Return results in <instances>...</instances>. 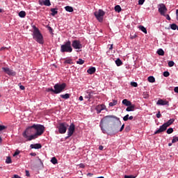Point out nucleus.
Here are the masks:
<instances>
[{
  "label": "nucleus",
  "mask_w": 178,
  "mask_h": 178,
  "mask_svg": "<svg viewBox=\"0 0 178 178\" xmlns=\"http://www.w3.org/2000/svg\"><path fill=\"white\" fill-rule=\"evenodd\" d=\"M72 51V42H70V40L65 42L64 44H61L60 46V51L62 53H71Z\"/></svg>",
  "instance_id": "obj_5"
},
{
  "label": "nucleus",
  "mask_w": 178,
  "mask_h": 178,
  "mask_svg": "<svg viewBox=\"0 0 178 178\" xmlns=\"http://www.w3.org/2000/svg\"><path fill=\"white\" fill-rule=\"evenodd\" d=\"M99 127L102 132L104 134H106V129L109 127V124L108 123H106L105 122H102V120H101L99 123Z\"/></svg>",
  "instance_id": "obj_11"
},
{
  "label": "nucleus",
  "mask_w": 178,
  "mask_h": 178,
  "mask_svg": "<svg viewBox=\"0 0 178 178\" xmlns=\"http://www.w3.org/2000/svg\"><path fill=\"white\" fill-rule=\"evenodd\" d=\"M6 163H7V164L12 163V159H11L10 156H7L6 160Z\"/></svg>",
  "instance_id": "obj_35"
},
{
  "label": "nucleus",
  "mask_w": 178,
  "mask_h": 178,
  "mask_svg": "<svg viewBox=\"0 0 178 178\" xmlns=\"http://www.w3.org/2000/svg\"><path fill=\"white\" fill-rule=\"evenodd\" d=\"M163 16H164L167 20H168V21L171 20L170 16L168 14H167V15L165 14V15H163Z\"/></svg>",
  "instance_id": "obj_45"
},
{
  "label": "nucleus",
  "mask_w": 178,
  "mask_h": 178,
  "mask_svg": "<svg viewBox=\"0 0 178 178\" xmlns=\"http://www.w3.org/2000/svg\"><path fill=\"white\" fill-rule=\"evenodd\" d=\"M161 116H162V115L161 114V112L159 111L158 113L156 114V118H160Z\"/></svg>",
  "instance_id": "obj_49"
},
{
  "label": "nucleus",
  "mask_w": 178,
  "mask_h": 178,
  "mask_svg": "<svg viewBox=\"0 0 178 178\" xmlns=\"http://www.w3.org/2000/svg\"><path fill=\"white\" fill-rule=\"evenodd\" d=\"M105 15L106 13L102 9H99V10L94 13L95 18L100 23L103 22L104 17L105 16Z\"/></svg>",
  "instance_id": "obj_6"
},
{
  "label": "nucleus",
  "mask_w": 178,
  "mask_h": 178,
  "mask_svg": "<svg viewBox=\"0 0 178 178\" xmlns=\"http://www.w3.org/2000/svg\"><path fill=\"white\" fill-rule=\"evenodd\" d=\"M115 63L118 66H120L122 65V60L120 59V58H118L116 60H115Z\"/></svg>",
  "instance_id": "obj_34"
},
{
  "label": "nucleus",
  "mask_w": 178,
  "mask_h": 178,
  "mask_svg": "<svg viewBox=\"0 0 178 178\" xmlns=\"http://www.w3.org/2000/svg\"><path fill=\"white\" fill-rule=\"evenodd\" d=\"M170 29L173 31H175L177 29V26L176 24H170Z\"/></svg>",
  "instance_id": "obj_33"
},
{
  "label": "nucleus",
  "mask_w": 178,
  "mask_h": 178,
  "mask_svg": "<svg viewBox=\"0 0 178 178\" xmlns=\"http://www.w3.org/2000/svg\"><path fill=\"white\" fill-rule=\"evenodd\" d=\"M149 92H143V98L144 99H147L149 98Z\"/></svg>",
  "instance_id": "obj_39"
},
{
  "label": "nucleus",
  "mask_w": 178,
  "mask_h": 178,
  "mask_svg": "<svg viewBox=\"0 0 178 178\" xmlns=\"http://www.w3.org/2000/svg\"><path fill=\"white\" fill-rule=\"evenodd\" d=\"M50 11L51 12V16H56L58 13L57 8H51Z\"/></svg>",
  "instance_id": "obj_26"
},
{
  "label": "nucleus",
  "mask_w": 178,
  "mask_h": 178,
  "mask_svg": "<svg viewBox=\"0 0 178 178\" xmlns=\"http://www.w3.org/2000/svg\"><path fill=\"white\" fill-rule=\"evenodd\" d=\"M83 97L79 96V101H83Z\"/></svg>",
  "instance_id": "obj_63"
},
{
  "label": "nucleus",
  "mask_w": 178,
  "mask_h": 178,
  "mask_svg": "<svg viewBox=\"0 0 178 178\" xmlns=\"http://www.w3.org/2000/svg\"><path fill=\"white\" fill-rule=\"evenodd\" d=\"M122 104L125 105L126 106H129L132 105V103L131 102V101L128 100L127 99H124L122 100Z\"/></svg>",
  "instance_id": "obj_18"
},
{
  "label": "nucleus",
  "mask_w": 178,
  "mask_h": 178,
  "mask_svg": "<svg viewBox=\"0 0 178 178\" xmlns=\"http://www.w3.org/2000/svg\"><path fill=\"white\" fill-rule=\"evenodd\" d=\"M6 127L3 125H0V131L5 129Z\"/></svg>",
  "instance_id": "obj_51"
},
{
  "label": "nucleus",
  "mask_w": 178,
  "mask_h": 178,
  "mask_svg": "<svg viewBox=\"0 0 178 178\" xmlns=\"http://www.w3.org/2000/svg\"><path fill=\"white\" fill-rule=\"evenodd\" d=\"M79 168H85L84 164H83V163L79 164Z\"/></svg>",
  "instance_id": "obj_58"
},
{
  "label": "nucleus",
  "mask_w": 178,
  "mask_h": 178,
  "mask_svg": "<svg viewBox=\"0 0 178 178\" xmlns=\"http://www.w3.org/2000/svg\"><path fill=\"white\" fill-rule=\"evenodd\" d=\"M20 152L19 150L15 151L13 156H17L19 154Z\"/></svg>",
  "instance_id": "obj_47"
},
{
  "label": "nucleus",
  "mask_w": 178,
  "mask_h": 178,
  "mask_svg": "<svg viewBox=\"0 0 178 178\" xmlns=\"http://www.w3.org/2000/svg\"><path fill=\"white\" fill-rule=\"evenodd\" d=\"M118 101L116 99H113V102L109 103V106H114L117 104Z\"/></svg>",
  "instance_id": "obj_32"
},
{
  "label": "nucleus",
  "mask_w": 178,
  "mask_h": 178,
  "mask_svg": "<svg viewBox=\"0 0 178 178\" xmlns=\"http://www.w3.org/2000/svg\"><path fill=\"white\" fill-rule=\"evenodd\" d=\"M124 128V124H122V126L121 127L120 129L119 130L120 131H122Z\"/></svg>",
  "instance_id": "obj_60"
},
{
  "label": "nucleus",
  "mask_w": 178,
  "mask_h": 178,
  "mask_svg": "<svg viewBox=\"0 0 178 178\" xmlns=\"http://www.w3.org/2000/svg\"><path fill=\"white\" fill-rule=\"evenodd\" d=\"M177 20L178 21V9L176 10Z\"/></svg>",
  "instance_id": "obj_61"
},
{
  "label": "nucleus",
  "mask_w": 178,
  "mask_h": 178,
  "mask_svg": "<svg viewBox=\"0 0 178 178\" xmlns=\"http://www.w3.org/2000/svg\"><path fill=\"white\" fill-rule=\"evenodd\" d=\"M51 162L54 165L58 163L57 159H56V157H52V158H51Z\"/></svg>",
  "instance_id": "obj_36"
},
{
  "label": "nucleus",
  "mask_w": 178,
  "mask_h": 178,
  "mask_svg": "<svg viewBox=\"0 0 178 178\" xmlns=\"http://www.w3.org/2000/svg\"><path fill=\"white\" fill-rule=\"evenodd\" d=\"M94 175L93 174H92V173H88V174H87V176H90V177H92Z\"/></svg>",
  "instance_id": "obj_64"
},
{
  "label": "nucleus",
  "mask_w": 178,
  "mask_h": 178,
  "mask_svg": "<svg viewBox=\"0 0 178 178\" xmlns=\"http://www.w3.org/2000/svg\"><path fill=\"white\" fill-rule=\"evenodd\" d=\"M115 10L118 13H120V12L122 10V8L119 5H117V6H115Z\"/></svg>",
  "instance_id": "obj_30"
},
{
  "label": "nucleus",
  "mask_w": 178,
  "mask_h": 178,
  "mask_svg": "<svg viewBox=\"0 0 178 178\" xmlns=\"http://www.w3.org/2000/svg\"><path fill=\"white\" fill-rule=\"evenodd\" d=\"M145 0H139V1H138V3L139 5H143L144 3Z\"/></svg>",
  "instance_id": "obj_48"
},
{
  "label": "nucleus",
  "mask_w": 178,
  "mask_h": 178,
  "mask_svg": "<svg viewBox=\"0 0 178 178\" xmlns=\"http://www.w3.org/2000/svg\"><path fill=\"white\" fill-rule=\"evenodd\" d=\"M177 142H178V136H174V137H173V139L172 140V144H175V143H176Z\"/></svg>",
  "instance_id": "obj_38"
},
{
  "label": "nucleus",
  "mask_w": 178,
  "mask_h": 178,
  "mask_svg": "<svg viewBox=\"0 0 178 178\" xmlns=\"http://www.w3.org/2000/svg\"><path fill=\"white\" fill-rule=\"evenodd\" d=\"M25 172H26V177H30V173H29V171H27V170H26Z\"/></svg>",
  "instance_id": "obj_54"
},
{
  "label": "nucleus",
  "mask_w": 178,
  "mask_h": 178,
  "mask_svg": "<svg viewBox=\"0 0 178 178\" xmlns=\"http://www.w3.org/2000/svg\"><path fill=\"white\" fill-rule=\"evenodd\" d=\"M174 91L175 92L178 93V86L175 88Z\"/></svg>",
  "instance_id": "obj_56"
},
{
  "label": "nucleus",
  "mask_w": 178,
  "mask_h": 178,
  "mask_svg": "<svg viewBox=\"0 0 178 178\" xmlns=\"http://www.w3.org/2000/svg\"><path fill=\"white\" fill-rule=\"evenodd\" d=\"M173 122H175V119H170V120H168L167 122H165L164 124H165L167 127H168L169 126L172 125V124H173Z\"/></svg>",
  "instance_id": "obj_22"
},
{
  "label": "nucleus",
  "mask_w": 178,
  "mask_h": 178,
  "mask_svg": "<svg viewBox=\"0 0 178 178\" xmlns=\"http://www.w3.org/2000/svg\"><path fill=\"white\" fill-rule=\"evenodd\" d=\"M163 74L164 77H169V76H170V74L169 73L168 71L164 72Z\"/></svg>",
  "instance_id": "obj_41"
},
{
  "label": "nucleus",
  "mask_w": 178,
  "mask_h": 178,
  "mask_svg": "<svg viewBox=\"0 0 178 178\" xmlns=\"http://www.w3.org/2000/svg\"><path fill=\"white\" fill-rule=\"evenodd\" d=\"M135 107H136L135 104H131V106H127V108H126V111L127 112L134 111Z\"/></svg>",
  "instance_id": "obj_19"
},
{
  "label": "nucleus",
  "mask_w": 178,
  "mask_h": 178,
  "mask_svg": "<svg viewBox=\"0 0 178 178\" xmlns=\"http://www.w3.org/2000/svg\"><path fill=\"white\" fill-rule=\"evenodd\" d=\"M133 119H134V117H133V116H130V117H129V115H127L126 116H124V117L123 118L124 121H127L128 120H133Z\"/></svg>",
  "instance_id": "obj_28"
},
{
  "label": "nucleus",
  "mask_w": 178,
  "mask_h": 178,
  "mask_svg": "<svg viewBox=\"0 0 178 178\" xmlns=\"http://www.w3.org/2000/svg\"><path fill=\"white\" fill-rule=\"evenodd\" d=\"M43 4L46 6H51V1L49 0H44L43 1Z\"/></svg>",
  "instance_id": "obj_31"
},
{
  "label": "nucleus",
  "mask_w": 178,
  "mask_h": 178,
  "mask_svg": "<svg viewBox=\"0 0 178 178\" xmlns=\"http://www.w3.org/2000/svg\"><path fill=\"white\" fill-rule=\"evenodd\" d=\"M30 147L31 149H40L42 147V145L40 143L31 144Z\"/></svg>",
  "instance_id": "obj_16"
},
{
  "label": "nucleus",
  "mask_w": 178,
  "mask_h": 178,
  "mask_svg": "<svg viewBox=\"0 0 178 178\" xmlns=\"http://www.w3.org/2000/svg\"><path fill=\"white\" fill-rule=\"evenodd\" d=\"M157 54L159 55V56H164L165 55V51L162 49H159L158 51H157Z\"/></svg>",
  "instance_id": "obj_29"
},
{
  "label": "nucleus",
  "mask_w": 178,
  "mask_h": 178,
  "mask_svg": "<svg viewBox=\"0 0 178 178\" xmlns=\"http://www.w3.org/2000/svg\"><path fill=\"white\" fill-rule=\"evenodd\" d=\"M124 178H135V177L133 176V175H129V176L125 175V176H124Z\"/></svg>",
  "instance_id": "obj_50"
},
{
  "label": "nucleus",
  "mask_w": 178,
  "mask_h": 178,
  "mask_svg": "<svg viewBox=\"0 0 178 178\" xmlns=\"http://www.w3.org/2000/svg\"><path fill=\"white\" fill-rule=\"evenodd\" d=\"M65 64H73L72 60V59H67L64 62Z\"/></svg>",
  "instance_id": "obj_40"
},
{
  "label": "nucleus",
  "mask_w": 178,
  "mask_h": 178,
  "mask_svg": "<svg viewBox=\"0 0 178 178\" xmlns=\"http://www.w3.org/2000/svg\"><path fill=\"white\" fill-rule=\"evenodd\" d=\"M167 134H170L172 133H173V128H169L168 130H167Z\"/></svg>",
  "instance_id": "obj_43"
},
{
  "label": "nucleus",
  "mask_w": 178,
  "mask_h": 178,
  "mask_svg": "<svg viewBox=\"0 0 178 178\" xmlns=\"http://www.w3.org/2000/svg\"><path fill=\"white\" fill-rule=\"evenodd\" d=\"M158 12L161 16H165V14L168 12V8L164 3H160L158 5Z\"/></svg>",
  "instance_id": "obj_7"
},
{
  "label": "nucleus",
  "mask_w": 178,
  "mask_h": 178,
  "mask_svg": "<svg viewBox=\"0 0 178 178\" xmlns=\"http://www.w3.org/2000/svg\"><path fill=\"white\" fill-rule=\"evenodd\" d=\"M106 108V106L104 104H100L96 107V111L97 113H102L103 110H104Z\"/></svg>",
  "instance_id": "obj_15"
},
{
  "label": "nucleus",
  "mask_w": 178,
  "mask_h": 178,
  "mask_svg": "<svg viewBox=\"0 0 178 178\" xmlns=\"http://www.w3.org/2000/svg\"><path fill=\"white\" fill-rule=\"evenodd\" d=\"M175 65V62L173 61H169L168 62V66L169 67H173Z\"/></svg>",
  "instance_id": "obj_46"
},
{
  "label": "nucleus",
  "mask_w": 178,
  "mask_h": 178,
  "mask_svg": "<svg viewBox=\"0 0 178 178\" xmlns=\"http://www.w3.org/2000/svg\"><path fill=\"white\" fill-rule=\"evenodd\" d=\"M53 89L52 88H49L46 90L47 92H51L52 93L55 94V95H58L60 94L61 92H63L65 89L66 88V83H56L54 85Z\"/></svg>",
  "instance_id": "obj_3"
},
{
  "label": "nucleus",
  "mask_w": 178,
  "mask_h": 178,
  "mask_svg": "<svg viewBox=\"0 0 178 178\" xmlns=\"http://www.w3.org/2000/svg\"><path fill=\"white\" fill-rule=\"evenodd\" d=\"M26 12L25 11H21L19 12V13H18V16H19V17L21 18H24L26 17Z\"/></svg>",
  "instance_id": "obj_27"
},
{
  "label": "nucleus",
  "mask_w": 178,
  "mask_h": 178,
  "mask_svg": "<svg viewBox=\"0 0 178 178\" xmlns=\"http://www.w3.org/2000/svg\"><path fill=\"white\" fill-rule=\"evenodd\" d=\"M95 72H96V68L94 67H90L87 70V73H88V74H93V73H95Z\"/></svg>",
  "instance_id": "obj_20"
},
{
  "label": "nucleus",
  "mask_w": 178,
  "mask_h": 178,
  "mask_svg": "<svg viewBox=\"0 0 178 178\" xmlns=\"http://www.w3.org/2000/svg\"><path fill=\"white\" fill-rule=\"evenodd\" d=\"M2 70L6 73V74H8V76H16V72L8 67H2Z\"/></svg>",
  "instance_id": "obj_10"
},
{
  "label": "nucleus",
  "mask_w": 178,
  "mask_h": 178,
  "mask_svg": "<svg viewBox=\"0 0 178 178\" xmlns=\"http://www.w3.org/2000/svg\"><path fill=\"white\" fill-rule=\"evenodd\" d=\"M85 63V60H83L81 58L78 59V61H76V64L83 65Z\"/></svg>",
  "instance_id": "obj_37"
},
{
  "label": "nucleus",
  "mask_w": 178,
  "mask_h": 178,
  "mask_svg": "<svg viewBox=\"0 0 178 178\" xmlns=\"http://www.w3.org/2000/svg\"><path fill=\"white\" fill-rule=\"evenodd\" d=\"M19 89H21V90H25V87L22 85L19 86Z\"/></svg>",
  "instance_id": "obj_53"
},
{
  "label": "nucleus",
  "mask_w": 178,
  "mask_h": 178,
  "mask_svg": "<svg viewBox=\"0 0 178 178\" xmlns=\"http://www.w3.org/2000/svg\"><path fill=\"white\" fill-rule=\"evenodd\" d=\"M60 97L64 99H68L70 97V94L66 93L65 95H60Z\"/></svg>",
  "instance_id": "obj_23"
},
{
  "label": "nucleus",
  "mask_w": 178,
  "mask_h": 178,
  "mask_svg": "<svg viewBox=\"0 0 178 178\" xmlns=\"http://www.w3.org/2000/svg\"><path fill=\"white\" fill-rule=\"evenodd\" d=\"M168 129V126L165 125V124L164 123L163 125H161L159 129L158 130H156L155 132H154V134H160L161 132H163L165 131H166Z\"/></svg>",
  "instance_id": "obj_13"
},
{
  "label": "nucleus",
  "mask_w": 178,
  "mask_h": 178,
  "mask_svg": "<svg viewBox=\"0 0 178 178\" xmlns=\"http://www.w3.org/2000/svg\"><path fill=\"white\" fill-rule=\"evenodd\" d=\"M45 131V127L41 124H33L32 126L26 129L23 132L22 136L24 138H28L29 136L37 134L38 136H42Z\"/></svg>",
  "instance_id": "obj_1"
},
{
  "label": "nucleus",
  "mask_w": 178,
  "mask_h": 178,
  "mask_svg": "<svg viewBox=\"0 0 178 178\" xmlns=\"http://www.w3.org/2000/svg\"><path fill=\"white\" fill-rule=\"evenodd\" d=\"M33 38L40 44H43L44 43L43 35L35 26H33Z\"/></svg>",
  "instance_id": "obj_4"
},
{
  "label": "nucleus",
  "mask_w": 178,
  "mask_h": 178,
  "mask_svg": "<svg viewBox=\"0 0 178 178\" xmlns=\"http://www.w3.org/2000/svg\"><path fill=\"white\" fill-rule=\"evenodd\" d=\"M147 81L149 83H155L156 80L155 78L152 76H150L147 78Z\"/></svg>",
  "instance_id": "obj_21"
},
{
  "label": "nucleus",
  "mask_w": 178,
  "mask_h": 178,
  "mask_svg": "<svg viewBox=\"0 0 178 178\" xmlns=\"http://www.w3.org/2000/svg\"><path fill=\"white\" fill-rule=\"evenodd\" d=\"M104 149V146L103 145H99V150L102 151Z\"/></svg>",
  "instance_id": "obj_55"
},
{
  "label": "nucleus",
  "mask_w": 178,
  "mask_h": 178,
  "mask_svg": "<svg viewBox=\"0 0 178 178\" xmlns=\"http://www.w3.org/2000/svg\"><path fill=\"white\" fill-rule=\"evenodd\" d=\"M71 45L75 49H81L83 48V44H81L80 40H73Z\"/></svg>",
  "instance_id": "obj_9"
},
{
  "label": "nucleus",
  "mask_w": 178,
  "mask_h": 178,
  "mask_svg": "<svg viewBox=\"0 0 178 178\" xmlns=\"http://www.w3.org/2000/svg\"><path fill=\"white\" fill-rule=\"evenodd\" d=\"M67 12L72 13L74 12V8L72 6H67L65 7Z\"/></svg>",
  "instance_id": "obj_25"
},
{
  "label": "nucleus",
  "mask_w": 178,
  "mask_h": 178,
  "mask_svg": "<svg viewBox=\"0 0 178 178\" xmlns=\"http://www.w3.org/2000/svg\"><path fill=\"white\" fill-rule=\"evenodd\" d=\"M13 178H22V177H20L19 175H14V177H13Z\"/></svg>",
  "instance_id": "obj_62"
},
{
  "label": "nucleus",
  "mask_w": 178,
  "mask_h": 178,
  "mask_svg": "<svg viewBox=\"0 0 178 178\" xmlns=\"http://www.w3.org/2000/svg\"><path fill=\"white\" fill-rule=\"evenodd\" d=\"M69 125L66 122L60 123L57 128L58 129V132L61 134H63L66 132L67 128Z\"/></svg>",
  "instance_id": "obj_8"
},
{
  "label": "nucleus",
  "mask_w": 178,
  "mask_h": 178,
  "mask_svg": "<svg viewBox=\"0 0 178 178\" xmlns=\"http://www.w3.org/2000/svg\"><path fill=\"white\" fill-rule=\"evenodd\" d=\"M92 94H93V92L92 91H90L87 97L88 99H90L92 98Z\"/></svg>",
  "instance_id": "obj_42"
},
{
  "label": "nucleus",
  "mask_w": 178,
  "mask_h": 178,
  "mask_svg": "<svg viewBox=\"0 0 178 178\" xmlns=\"http://www.w3.org/2000/svg\"><path fill=\"white\" fill-rule=\"evenodd\" d=\"M74 131H75V125L72 123L71 124V125L70 126V128L68 129L67 136H69V137H72Z\"/></svg>",
  "instance_id": "obj_12"
},
{
  "label": "nucleus",
  "mask_w": 178,
  "mask_h": 178,
  "mask_svg": "<svg viewBox=\"0 0 178 178\" xmlns=\"http://www.w3.org/2000/svg\"><path fill=\"white\" fill-rule=\"evenodd\" d=\"M131 86L132 87L137 88L138 87V83L136 82H131Z\"/></svg>",
  "instance_id": "obj_44"
},
{
  "label": "nucleus",
  "mask_w": 178,
  "mask_h": 178,
  "mask_svg": "<svg viewBox=\"0 0 178 178\" xmlns=\"http://www.w3.org/2000/svg\"><path fill=\"white\" fill-rule=\"evenodd\" d=\"M30 155H31V156H37V154H36L35 152H31V153H30Z\"/></svg>",
  "instance_id": "obj_52"
},
{
  "label": "nucleus",
  "mask_w": 178,
  "mask_h": 178,
  "mask_svg": "<svg viewBox=\"0 0 178 178\" xmlns=\"http://www.w3.org/2000/svg\"><path fill=\"white\" fill-rule=\"evenodd\" d=\"M38 3H39V4L40 6H43L44 5V1H42L41 0H39Z\"/></svg>",
  "instance_id": "obj_57"
},
{
  "label": "nucleus",
  "mask_w": 178,
  "mask_h": 178,
  "mask_svg": "<svg viewBox=\"0 0 178 178\" xmlns=\"http://www.w3.org/2000/svg\"><path fill=\"white\" fill-rule=\"evenodd\" d=\"M139 30L142 31V32H143L145 34L147 33V29L142 25L139 26Z\"/></svg>",
  "instance_id": "obj_24"
},
{
  "label": "nucleus",
  "mask_w": 178,
  "mask_h": 178,
  "mask_svg": "<svg viewBox=\"0 0 178 178\" xmlns=\"http://www.w3.org/2000/svg\"><path fill=\"white\" fill-rule=\"evenodd\" d=\"M157 105H161V106H165V105H168L169 106V102L167 100H163L162 99H159L157 102H156Z\"/></svg>",
  "instance_id": "obj_14"
},
{
  "label": "nucleus",
  "mask_w": 178,
  "mask_h": 178,
  "mask_svg": "<svg viewBox=\"0 0 178 178\" xmlns=\"http://www.w3.org/2000/svg\"><path fill=\"white\" fill-rule=\"evenodd\" d=\"M104 122H105L108 125L113 124V127L115 130H118V129L122 124L120 119L113 115H107L104 117L102 120H101L102 126L103 125Z\"/></svg>",
  "instance_id": "obj_2"
},
{
  "label": "nucleus",
  "mask_w": 178,
  "mask_h": 178,
  "mask_svg": "<svg viewBox=\"0 0 178 178\" xmlns=\"http://www.w3.org/2000/svg\"><path fill=\"white\" fill-rule=\"evenodd\" d=\"M38 137H39V136L37 135V134H34L31 136H28V137H27L28 141H31L32 140H35V138H38Z\"/></svg>",
  "instance_id": "obj_17"
},
{
  "label": "nucleus",
  "mask_w": 178,
  "mask_h": 178,
  "mask_svg": "<svg viewBox=\"0 0 178 178\" xmlns=\"http://www.w3.org/2000/svg\"><path fill=\"white\" fill-rule=\"evenodd\" d=\"M5 49H8V47H1V48L0 49V51H3V50H5Z\"/></svg>",
  "instance_id": "obj_59"
}]
</instances>
